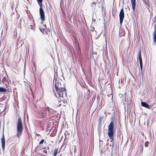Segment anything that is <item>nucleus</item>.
Segmentation results:
<instances>
[{
	"label": "nucleus",
	"mask_w": 156,
	"mask_h": 156,
	"mask_svg": "<svg viewBox=\"0 0 156 156\" xmlns=\"http://www.w3.org/2000/svg\"><path fill=\"white\" fill-rule=\"evenodd\" d=\"M44 152L45 153L47 154V151H44Z\"/></svg>",
	"instance_id": "19"
},
{
	"label": "nucleus",
	"mask_w": 156,
	"mask_h": 156,
	"mask_svg": "<svg viewBox=\"0 0 156 156\" xmlns=\"http://www.w3.org/2000/svg\"><path fill=\"white\" fill-rule=\"evenodd\" d=\"M149 144V142L147 141L144 144L145 147H148V145Z\"/></svg>",
	"instance_id": "16"
},
{
	"label": "nucleus",
	"mask_w": 156,
	"mask_h": 156,
	"mask_svg": "<svg viewBox=\"0 0 156 156\" xmlns=\"http://www.w3.org/2000/svg\"><path fill=\"white\" fill-rule=\"evenodd\" d=\"M23 127L21 118L20 117L18 120L17 126V133L16 134V136L18 137H19L22 135L23 132Z\"/></svg>",
	"instance_id": "4"
},
{
	"label": "nucleus",
	"mask_w": 156,
	"mask_h": 156,
	"mask_svg": "<svg viewBox=\"0 0 156 156\" xmlns=\"http://www.w3.org/2000/svg\"><path fill=\"white\" fill-rule=\"evenodd\" d=\"M103 117H100L99 118V122H102V119H103Z\"/></svg>",
	"instance_id": "17"
},
{
	"label": "nucleus",
	"mask_w": 156,
	"mask_h": 156,
	"mask_svg": "<svg viewBox=\"0 0 156 156\" xmlns=\"http://www.w3.org/2000/svg\"><path fill=\"white\" fill-rule=\"evenodd\" d=\"M131 2L133 11L134 12L136 8V0H131Z\"/></svg>",
	"instance_id": "9"
},
{
	"label": "nucleus",
	"mask_w": 156,
	"mask_h": 156,
	"mask_svg": "<svg viewBox=\"0 0 156 156\" xmlns=\"http://www.w3.org/2000/svg\"><path fill=\"white\" fill-rule=\"evenodd\" d=\"M1 142H2V148L3 150L5 149V141L4 135V133L2 134V136L1 138Z\"/></svg>",
	"instance_id": "8"
},
{
	"label": "nucleus",
	"mask_w": 156,
	"mask_h": 156,
	"mask_svg": "<svg viewBox=\"0 0 156 156\" xmlns=\"http://www.w3.org/2000/svg\"><path fill=\"white\" fill-rule=\"evenodd\" d=\"M124 9L123 8H122L119 12V22H120V24L121 25H122L123 19L124 18Z\"/></svg>",
	"instance_id": "6"
},
{
	"label": "nucleus",
	"mask_w": 156,
	"mask_h": 156,
	"mask_svg": "<svg viewBox=\"0 0 156 156\" xmlns=\"http://www.w3.org/2000/svg\"><path fill=\"white\" fill-rule=\"evenodd\" d=\"M37 1L40 7L39 9V13L40 16V19H41V24H43L45 20V16L42 6V3L43 0H37Z\"/></svg>",
	"instance_id": "3"
},
{
	"label": "nucleus",
	"mask_w": 156,
	"mask_h": 156,
	"mask_svg": "<svg viewBox=\"0 0 156 156\" xmlns=\"http://www.w3.org/2000/svg\"><path fill=\"white\" fill-rule=\"evenodd\" d=\"M47 110L46 108H42L41 109L39 110L37 116L39 118H43L46 116L47 115Z\"/></svg>",
	"instance_id": "5"
},
{
	"label": "nucleus",
	"mask_w": 156,
	"mask_h": 156,
	"mask_svg": "<svg viewBox=\"0 0 156 156\" xmlns=\"http://www.w3.org/2000/svg\"><path fill=\"white\" fill-rule=\"evenodd\" d=\"M141 105L142 106L144 107L147 108H150V107L149 106V105L146 103L145 102L142 101L141 102Z\"/></svg>",
	"instance_id": "10"
},
{
	"label": "nucleus",
	"mask_w": 156,
	"mask_h": 156,
	"mask_svg": "<svg viewBox=\"0 0 156 156\" xmlns=\"http://www.w3.org/2000/svg\"><path fill=\"white\" fill-rule=\"evenodd\" d=\"M108 135L109 138L111 139V142H112L114 140L115 131L113 122L111 121L109 125L108 128Z\"/></svg>",
	"instance_id": "2"
},
{
	"label": "nucleus",
	"mask_w": 156,
	"mask_h": 156,
	"mask_svg": "<svg viewBox=\"0 0 156 156\" xmlns=\"http://www.w3.org/2000/svg\"><path fill=\"white\" fill-rule=\"evenodd\" d=\"M48 149H49V147H48Z\"/></svg>",
	"instance_id": "22"
},
{
	"label": "nucleus",
	"mask_w": 156,
	"mask_h": 156,
	"mask_svg": "<svg viewBox=\"0 0 156 156\" xmlns=\"http://www.w3.org/2000/svg\"><path fill=\"white\" fill-rule=\"evenodd\" d=\"M139 62L141 70L142 71L143 69V62L141 55V51L140 50L139 53Z\"/></svg>",
	"instance_id": "7"
},
{
	"label": "nucleus",
	"mask_w": 156,
	"mask_h": 156,
	"mask_svg": "<svg viewBox=\"0 0 156 156\" xmlns=\"http://www.w3.org/2000/svg\"><path fill=\"white\" fill-rule=\"evenodd\" d=\"M154 34H156V24L154 26Z\"/></svg>",
	"instance_id": "18"
},
{
	"label": "nucleus",
	"mask_w": 156,
	"mask_h": 156,
	"mask_svg": "<svg viewBox=\"0 0 156 156\" xmlns=\"http://www.w3.org/2000/svg\"><path fill=\"white\" fill-rule=\"evenodd\" d=\"M6 91V89L2 87H0V92H5Z\"/></svg>",
	"instance_id": "13"
},
{
	"label": "nucleus",
	"mask_w": 156,
	"mask_h": 156,
	"mask_svg": "<svg viewBox=\"0 0 156 156\" xmlns=\"http://www.w3.org/2000/svg\"><path fill=\"white\" fill-rule=\"evenodd\" d=\"M10 151L11 154L14 155L16 152V150L14 148H12L11 149Z\"/></svg>",
	"instance_id": "12"
},
{
	"label": "nucleus",
	"mask_w": 156,
	"mask_h": 156,
	"mask_svg": "<svg viewBox=\"0 0 156 156\" xmlns=\"http://www.w3.org/2000/svg\"><path fill=\"white\" fill-rule=\"evenodd\" d=\"M44 27H45V28H46V25H44Z\"/></svg>",
	"instance_id": "20"
},
{
	"label": "nucleus",
	"mask_w": 156,
	"mask_h": 156,
	"mask_svg": "<svg viewBox=\"0 0 156 156\" xmlns=\"http://www.w3.org/2000/svg\"><path fill=\"white\" fill-rule=\"evenodd\" d=\"M94 5H95V4H96V3H94Z\"/></svg>",
	"instance_id": "21"
},
{
	"label": "nucleus",
	"mask_w": 156,
	"mask_h": 156,
	"mask_svg": "<svg viewBox=\"0 0 156 156\" xmlns=\"http://www.w3.org/2000/svg\"><path fill=\"white\" fill-rule=\"evenodd\" d=\"M153 39L154 42L156 43V34H154Z\"/></svg>",
	"instance_id": "15"
},
{
	"label": "nucleus",
	"mask_w": 156,
	"mask_h": 156,
	"mask_svg": "<svg viewBox=\"0 0 156 156\" xmlns=\"http://www.w3.org/2000/svg\"><path fill=\"white\" fill-rule=\"evenodd\" d=\"M53 83H55L56 92L55 96L58 98L60 99L64 103H67V98L65 86L64 85H62L60 83H59L57 78H54Z\"/></svg>",
	"instance_id": "1"
},
{
	"label": "nucleus",
	"mask_w": 156,
	"mask_h": 156,
	"mask_svg": "<svg viewBox=\"0 0 156 156\" xmlns=\"http://www.w3.org/2000/svg\"><path fill=\"white\" fill-rule=\"evenodd\" d=\"M58 151V148H56L53 151V153L52 154V156H56Z\"/></svg>",
	"instance_id": "11"
},
{
	"label": "nucleus",
	"mask_w": 156,
	"mask_h": 156,
	"mask_svg": "<svg viewBox=\"0 0 156 156\" xmlns=\"http://www.w3.org/2000/svg\"><path fill=\"white\" fill-rule=\"evenodd\" d=\"M44 142L45 143H46V141L44 139L41 140L39 142V145H42Z\"/></svg>",
	"instance_id": "14"
}]
</instances>
